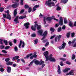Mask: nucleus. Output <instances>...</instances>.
<instances>
[{
    "label": "nucleus",
    "mask_w": 76,
    "mask_h": 76,
    "mask_svg": "<svg viewBox=\"0 0 76 76\" xmlns=\"http://www.w3.org/2000/svg\"><path fill=\"white\" fill-rule=\"evenodd\" d=\"M50 31H52L51 34H52L54 31V28H50Z\"/></svg>",
    "instance_id": "c756f323"
},
{
    "label": "nucleus",
    "mask_w": 76,
    "mask_h": 76,
    "mask_svg": "<svg viewBox=\"0 0 76 76\" xmlns=\"http://www.w3.org/2000/svg\"><path fill=\"white\" fill-rule=\"evenodd\" d=\"M75 55L74 54L72 55V60H74L75 58Z\"/></svg>",
    "instance_id": "ea45409f"
},
{
    "label": "nucleus",
    "mask_w": 76,
    "mask_h": 76,
    "mask_svg": "<svg viewBox=\"0 0 76 76\" xmlns=\"http://www.w3.org/2000/svg\"><path fill=\"white\" fill-rule=\"evenodd\" d=\"M4 42L6 45H7V40H4Z\"/></svg>",
    "instance_id": "bb28decb"
},
{
    "label": "nucleus",
    "mask_w": 76,
    "mask_h": 76,
    "mask_svg": "<svg viewBox=\"0 0 76 76\" xmlns=\"http://www.w3.org/2000/svg\"><path fill=\"white\" fill-rule=\"evenodd\" d=\"M31 36L33 37H35L36 36V35L35 34H32Z\"/></svg>",
    "instance_id": "4d7b16f0"
},
{
    "label": "nucleus",
    "mask_w": 76,
    "mask_h": 76,
    "mask_svg": "<svg viewBox=\"0 0 76 76\" xmlns=\"http://www.w3.org/2000/svg\"><path fill=\"white\" fill-rule=\"evenodd\" d=\"M61 9V8L59 7H57V10H60Z\"/></svg>",
    "instance_id": "8fccbe9b"
},
{
    "label": "nucleus",
    "mask_w": 76,
    "mask_h": 76,
    "mask_svg": "<svg viewBox=\"0 0 76 76\" xmlns=\"http://www.w3.org/2000/svg\"><path fill=\"white\" fill-rule=\"evenodd\" d=\"M51 20V17H47V18H45V17H44V25H45L46 23V22L45 20Z\"/></svg>",
    "instance_id": "0eeeda50"
},
{
    "label": "nucleus",
    "mask_w": 76,
    "mask_h": 76,
    "mask_svg": "<svg viewBox=\"0 0 76 76\" xmlns=\"http://www.w3.org/2000/svg\"><path fill=\"white\" fill-rule=\"evenodd\" d=\"M10 48V46H8L6 47V48H5V50H7V49H9Z\"/></svg>",
    "instance_id": "79ce46f5"
},
{
    "label": "nucleus",
    "mask_w": 76,
    "mask_h": 76,
    "mask_svg": "<svg viewBox=\"0 0 76 76\" xmlns=\"http://www.w3.org/2000/svg\"><path fill=\"white\" fill-rule=\"evenodd\" d=\"M21 1V2L20 3V4L21 5H23V0H20Z\"/></svg>",
    "instance_id": "f704fd0d"
},
{
    "label": "nucleus",
    "mask_w": 76,
    "mask_h": 76,
    "mask_svg": "<svg viewBox=\"0 0 76 76\" xmlns=\"http://www.w3.org/2000/svg\"><path fill=\"white\" fill-rule=\"evenodd\" d=\"M39 7V5H35V6H34V7L36 9L37 8H38V7Z\"/></svg>",
    "instance_id": "6e6d98bb"
},
{
    "label": "nucleus",
    "mask_w": 76,
    "mask_h": 76,
    "mask_svg": "<svg viewBox=\"0 0 76 76\" xmlns=\"http://www.w3.org/2000/svg\"><path fill=\"white\" fill-rule=\"evenodd\" d=\"M3 10H4V8H3L1 7L0 8V11L1 12H3Z\"/></svg>",
    "instance_id": "473e14b6"
},
{
    "label": "nucleus",
    "mask_w": 76,
    "mask_h": 76,
    "mask_svg": "<svg viewBox=\"0 0 76 76\" xmlns=\"http://www.w3.org/2000/svg\"><path fill=\"white\" fill-rule=\"evenodd\" d=\"M58 26H59V24H56V25H55V27L56 28H57V27H58Z\"/></svg>",
    "instance_id": "0e129e2a"
},
{
    "label": "nucleus",
    "mask_w": 76,
    "mask_h": 76,
    "mask_svg": "<svg viewBox=\"0 0 76 76\" xmlns=\"http://www.w3.org/2000/svg\"><path fill=\"white\" fill-rule=\"evenodd\" d=\"M31 11H32V9L31 8V7L29 8L28 12L29 13H30V12H31Z\"/></svg>",
    "instance_id": "2f4dec72"
},
{
    "label": "nucleus",
    "mask_w": 76,
    "mask_h": 76,
    "mask_svg": "<svg viewBox=\"0 0 76 76\" xmlns=\"http://www.w3.org/2000/svg\"><path fill=\"white\" fill-rule=\"evenodd\" d=\"M23 12H24V10H21L20 12L19 13V14H22V13H23Z\"/></svg>",
    "instance_id": "72a5a7b5"
},
{
    "label": "nucleus",
    "mask_w": 76,
    "mask_h": 76,
    "mask_svg": "<svg viewBox=\"0 0 76 76\" xmlns=\"http://www.w3.org/2000/svg\"><path fill=\"white\" fill-rule=\"evenodd\" d=\"M34 63L36 64H39V65H42V64L44 63V62L43 61L39 62V61H35Z\"/></svg>",
    "instance_id": "423d86ee"
},
{
    "label": "nucleus",
    "mask_w": 76,
    "mask_h": 76,
    "mask_svg": "<svg viewBox=\"0 0 76 76\" xmlns=\"http://www.w3.org/2000/svg\"><path fill=\"white\" fill-rule=\"evenodd\" d=\"M6 18L7 19H9V20H11V17L10 16V15H9V14H8Z\"/></svg>",
    "instance_id": "5701e85b"
},
{
    "label": "nucleus",
    "mask_w": 76,
    "mask_h": 76,
    "mask_svg": "<svg viewBox=\"0 0 76 76\" xmlns=\"http://www.w3.org/2000/svg\"><path fill=\"white\" fill-rule=\"evenodd\" d=\"M74 72L73 71H71L69 73L66 74V75H74Z\"/></svg>",
    "instance_id": "f8f14e48"
},
{
    "label": "nucleus",
    "mask_w": 76,
    "mask_h": 76,
    "mask_svg": "<svg viewBox=\"0 0 76 76\" xmlns=\"http://www.w3.org/2000/svg\"><path fill=\"white\" fill-rule=\"evenodd\" d=\"M43 54L46 58L45 61H48L49 60H50L51 61H56V59L53 57V55L50 54L48 56V51H46L44 52Z\"/></svg>",
    "instance_id": "f257e3e1"
},
{
    "label": "nucleus",
    "mask_w": 76,
    "mask_h": 76,
    "mask_svg": "<svg viewBox=\"0 0 76 76\" xmlns=\"http://www.w3.org/2000/svg\"><path fill=\"white\" fill-rule=\"evenodd\" d=\"M14 50H15V51H17L18 50V48L16 46L14 48Z\"/></svg>",
    "instance_id": "58836bf2"
},
{
    "label": "nucleus",
    "mask_w": 76,
    "mask_h": 76,
    "mask_svg": "<svg viewBox=\"0 0 76 76\" xmlns=\"http://www.w3.org/2000/svg\"><path fill=\"white\" fill-rule=\"evenodd\" d=\"M22 45V48H23L25 46V42H24L22 41V40H20V44L18 46L20 48H21V47H20V46Z\"/></svg>",
    "instance_id": "39448f33"
},
{
    "label": "nucleus",
    "mask_w": 76,
    "mask_h": 76,
    "mask_svg": "<svg viewBox=\"0 0 76 76\" xmlns=\"http://www.w3.org/2000/svg\"><path fill=\"white\" fill-rule=\"evenodd\" d=\"M18 4H17V3H15V4H12V7H13V8H15V7H17L18 6Z\"/></svg>",
    "instance_id": "4468645a"
},
{
    "label": "nucleus",
    "mask_w": 76,
    "mask_h": 76,
    "mask_svg": "<svg viewBox=\"0 0 76 76\" xmlns=\"http://www.w3.org/2000/svg\"><path fill=\"white\" fill-rule=\"evenodd\" d=\"M13 64V62L9 61L6 63L7 65L8 66H10V65H12Z\"/></svg>",
    "instance_id": "412c9836"
},
{
    "label": "nucleus",
    "mask_w": 76,
    "mask_h": 76,
    "mask_svg": "<svg viewBox=\"0 0 76 76\" xmlns=\"http://www.w3.org/2000/svg\"><path fill=\"white\" fill-rule=\"evenodd\" d=\"M54 37H55V35L52 36L50 38V39H52L53 38H54Z\"/></svg>",
    "instance_id": "e2e57ef3"
},
{
    "label": "nucleus",
    "mask_w": 76,
    "mask_h": 76,
    "mask_svg": "<svg viewBox=\"0 0 76 76\" xmlns=\"http://www.w3.org/2000/svg\"><path fill=\"white\" fill-rule=\"evenodd\" d=\"M26 16H20L19 18V19H24V18H26Z\"/></svg>",
    "instance_id": "a878e982"
},
{
    "label": "nucleus",
    "mask_w": 76,
    "mask_h": 76,
    "mask_svg": "<svg viewBox=\"0 0 76 76\" xmlns=\"http://www.w3.org/2000/svg\"><path fill=\"white\" fill-rule=\"evenodd\" d=\"M70 70V68H66L64 70L63 72L64 73H66V72H67L68 70Z\"/></svg>",
    "instance_id": "a211bd4d"
},
{
    "label": "nucleus",
    "mask_w": 76,
    "mask_h": 76,
    "mask_svg": "<svg viewBox=\"0 0 76 76\" xmlns=\"http://www.w3.org/2000/svg\"><path fill=\"white\" fill-rule=\"evenodd\" d=\"M43 32V30H42L41 29L38 31V35H42V33Z\"/></svg>",
    "instance_id": "9d476101"
},
{
    "label": "nucleus",
    "mask_w": 76,
    "mask_h": 76,
    "mask_svg": "<svg viewBox=\"0 0 76 76\" xmlns=\"http://www.w3.org/2000/svg\"><path fill=\"white\" fill-rule=\"evenodd\" d=\"M28 25H29V23H27L24 25V26H25L26 29H28L29 28Z\"/></svg>",
    "instance_id": "2eb2a0df"
},
{
    "label": "nucleus",
    "mask_w": 76,
    "mask_h": 76,
    "mask_svg": "<svg viewBox=\"0 0 76 76\" xmlns=\"http://www.w3.org/2000/svg\"><path fill=\"white\" fill-rule=\"evenodd\" d=\"M17 14V9H15L14 12V15L15 16Z\"/></svg>",
    "instance_id": "b1692460"
},
{
    "label": "nucleus",
    "mask_w": 76,
    "mask_h": 76,
    "mask_svg": "<svg viewBox=\"0 0 76 76\" xmlns=\"http://www.w3.org/2000/svg\"><path fill=\"white\" fill-rule=\"evenodd\" d=\"M75 34L74 33H71V37L72 38H73L74 37H75Z\"/></svg>",
    "instance_id": "c85d7f7f"
},
{
    "label": "nucleus",
    "mask_w": 76,
    "mask_h": 76,
    "mask_svg": "<svg viewBox=\"0 0 76 76\" xmlns=\"http://www.w3.org/2000/svg\"><path fill=\"white\" fill-rule=\"evenodd\" d=\"M0 44H3V39H0Z\"/></svg>",
    "instance_id": "de8ad7c7"
},
{
    "label": "nucleus",
    "mask_w": 76,
    "mask_h": 76,
    "mask_svg": "<svg viewBox=\"0 0 76 76\" xmlns=\"http://www.w3.org/2000/svg\"><path fill=\"white\" fill-rule=\"evenodd\" d=\"M61 28H58V32H60L61 31Z\"/></svg>",
    "instance_id": "09e8293b"
},
{
    "label": "nucleus",
    "mask_w": 76,
    "mask_h": 76,
    "mask_svg": "<svg viewBox=\"0 0 76 76\" xmlns=\"http://www.w3.org/2000/svg\"><path fill=\"white\" fill-rule=\"evenodd\" d=\"M66 18H65L64 19V23L65 24L66 23H67V20L66 19Z\"/></svg>",
    "instance_id": "cd10ccee"
},
{
    "label": "nucleus",
    "mask_w": 76,
    "mask_h": 76,
    "mask_svg": "<svg viewBox=\"0 0 76 76\" xmlns=\"http://www.w3.org/2000/svg\"><path fill=\"white\" fill-rule=\"evenodd\" d=\"M35 54L34 55H33V57H34V58H36V57H37V55H36V54H37L36 53H35Z\"/></svg>",
    "instance_id": "603ef678"
},
{
    "label": "nucleus",
    "mask_w": 76,
    "mask_h": 76,
    "mask_svg": "<svg viewBox=\"0 0 76 76\" xmlns=\"http://www.w3.org/2000/svg\"><path fill=\"white\" fill-rule=\"evenodd\" d=\"M9 44L10 46H12V42L10 41L9 42Z\"/></svg>",
    "instance_id": "680f3d73"
},
{
    "label": "nucleus",
    "mask_w": 76,
    "mask_h": 76,
    "mask_svg": "<svg viewBox=\"0 0 76 76\" xmlns=\"http://www.w3.org/2000/svg\"><path fill=\"white\" fill-rule=\"evenodd\" d=\"M48 44H49V42H48L45 44V47H46V46H47V45H48Z\"/></svg>",
    "instance_id": "338daca9"
},
{
    "label": "nucleus",
    "mask_w": 76,
    "mask_h": 76,
    "mask_svg": "<svg viewBox=\"0 0 76 76\" xmlns=\"http://www.w3.org/2000/svg\"><path fill=\"white\" fill-rule=\"evenodd\" d=\"M71 34V33H70V32H68L66 34V36L68 38H69L70 37V34Z\"/></svg>",
    "instance_id": "6ab92c4d"
},
{
    "label": "nucleus",
    "mask_w": 76,
    "mask_h": 76,
    "mask_svg": "<svg viewBox=\"0 0 76 76\" xmlns=\"http://www.w3.org/2000/svg\"><path fill=\"white\" fill-rule=\"evenodd\" d=\"M61 1L63 3H64V4H65L68 1L67 0H61Z\"/></svg>",
    "instance_id": "393cba45"
},
{
    "label": "nucleus",
    "mask_w": 76,
    "mask_h": 76,
    "mask_svg": "<svg viewBox=\"0 0 76 76\" xmlns=\"http://www.w3.org/2000/svg\"><path fill=\"white\" fill-rule=\"evenodd\" d=\"M0 71L1 72H3L4 71V69L2 68H0Z\"/></svg>",
    "instance_id": "4c0bfd02"
},
{
    "label": "nucleus",
    "mask_w": 76,
    "mask_h": 76,
    "mask_svg": "<svg viewBox=\"0 0 76 76\" xmlns=\"http://www.w3.org/2000/svg\"><path fill=\"white\" fill-rule=\"evenodd\" d=\"M47 31H46L42 35L43 37L42 38L41 40H43V39L45 38V37L47 36Z\"/></svg>",
    "instance_id": "6e6552de"
},
{
    "label": "nucleus",
    "mask_w": 76,
    "mask_h": 76,
    "mask_svg": "<svg viewBox=\"0 0 76 76\" xmlns=\"http://www.w3.org/2000/svg\"><path fill=\"white\" fill-rule=\"evenodd\" d=\"M36 10V9L35 8V7H34L33 8V10H32V12H34V11H35Z\"/></svg>",
    "instance_id": "bf43d9fd"
},
{
    "label": "nucleus",
    "mask_w": 76,
    "mask_h": 76,
    "mask_svg": "<svg viewBox=\"0 0 76 76\" xmlns=\"http://www.w3.org/2000/svg\"><path fill=\"white\" fill-rule=\"evenodd\" d=\"M66 63L67 64H70V62H69L68 61H66Z\"/></svg>",
    "instance_id": "13d9d810"
},
{
    "label": "nucleus",
    "mask_w": 76,
    "mask_h": 76,
    "mask_svg": "<svg viewBox=\"0 0 76 76\" xmlns=\"http://www.w3.org/2000/svg\"><path fill=\"white\" fill-rule=\"evenodd\" d=\"M60 64L61 66H64V64H63V62L61 61L60 62Z\"/></svg>",
    "instance_id": "c9c22d12"
},
{
    "label": "nucleus",
    "mask_w": 76,
    "mask_h": 76,
    "mask_svg": "<svg viewBox=\"0 0 76 76\" xmlns=\"http://www.w3.org/2000/svg\"><path fill=\"white\" fill-rule=\"evenodd\" d=\"M7 72L8 73H10L11 72V67H10L8 66L7 67Z\"/></svg>",
    "instance_id": "aec40b11"
},
{
    "label": "nucleus",
    "mask_w": 76,
    "mask_h": 76,
    "mask_svg": "<svg viewBox=\"0 0 76 76\" xmlns=\"http://www.w3.org/2000/svg\"><path fill=\"white\" fill-rule=\"evenodd\" d=\"M59 23L60 25H62L63 23V18H62V17H60Z\"/></svg>",
    "instance_id": "1a4fd4ad"
},
{
    "label": "nucleus",
    "mask_w": 76,
    "mask_h": 76,
    "mask_svg": "<svg viewBox=\"0 0 76 76\" xmlns=\"http://www.w3.org/2000/svg\"><path fill=\"white\" fill-rule=\"evenodd\" d=\"M0 47L1 49H3V48H4V46H3V45H2L0 46Z\"/></svg>",
    "instance_id": "c03bdc74"
},
{
    "label": "nucleus",
    "mask_w": 76,
    "mask_h": 76,
    "mask_svg": "<svg viewBox=\"0 0 76 76\" xmlns=\"http://www.w3.org/2000/svg\"><path fill=\"white\" fill-rule=\"evenodd\" d=\"M72 42H71V41H69L68 42V44H69V45H71V44H72Z\"/></svg>",
    "instance_id": "052dcab7"
},
{
    "label": "nucleus",
    "mask_w": 76,
    "mask_h": 76,
    "mask_svg": "<svg viewBox=\"0 0 76 76\" xmlns=\"http://www.w3.org/2000/svg\"><path fill=\"white\" fill-rule=\"evenodd\" d=\"M21 61L23 62V63H25V60L23 59H21Z\"/></svg>",
    "instance_id": "774afa93"
},
{
    "label": "nucleus",
    "mask_w": 76,
    "mask_h": 76,
    "mask_svg": "<svg viewBox=\"0 0 76 76\" xmlns=\"http://www.w3.org/2000/svg\"><path fill=\"white\" fill-rule=\"evenodd\" d=\"M25 9H28L29 7V6L28 5H26L25 6Z\"/></svg>",
    "instance_id": "a18cd8bd"
},
{
    "label": "nucleus",
    "mask_w": 76,
    "mask_h": 76,
    "mask_svg": "<svg viewBox=\"0 0 76 76\" xmlns=\"http://www.w3.org/2000/svg\"><path fill=\"white\" fill-rule=\"evenodd\" d=\"M10 60V58H7L5 59V61H6V62H7L9 61Z\"/></svg>",
    "instance_id": "a19ab883"
},
{
    "label": "nucleus",
    "mask_w": 76,
    "mask_h": 76,
    "mask_svg": "<svg viewBox=\"0 0 76 76\" xmlns=\"http://www.w3.org/2000/svg\"><path fill=\"white\" fill-rule=\"evenodd\" d=\"M32 55H33L32 53L28 55H27L24 58H25V59L28 58H29V57H30V56H32Z\"/></svg>",
    "instance_id": "4be33fe9"
},
{
    "label": "nucleus",
    "mask_w": 76,
    "mask_h": 76,
    "mask_svg": "<svg viewBox=\"0 0 76 76\" xmlns=\"http://www.w3.org/2000/svg\"><path fill=\"white\" fill-rule=\"evenodd\" d=\"M37 43H38V39H36L35 40H34V44H37Z\"/></svg>",
    "instance_id": "e433bc0d"
},
{
    "label": "nucleus",
    "mask_w": 76,
    "mask_h": 76,
    "mask_svg": "<svg viewBox=\"0 0 76 76\" xmlns=\"http://www.w3.org/2000/svg\"><path fill=\"white\" fill-rule=\"evenodd\" d=\"M57 72L58 74H61V70H60V66L59 65L58 66Z\"/></svg>",
    "instance_id": "9b49d317"
},
{
    "label": "nucleus",
    "mask_w": 76,
    "mask_h": 76,
    "mask_svg": "<svg viewBox=\"0 0 76 76\" xmlns=\"http://www.w3.org/2000/svg\"><path fill=\"white\" fill-rule=\"evenodd\" d=\"M18 18H19V16H17L16 18L14 19V21L16 23H19V22L18 21Z\"/></svg>",
    "instance_id": "f3484780"
},
{
    "label": "nucleus",
    "mask_w": 76,
    "mask_h": 76,
    "mask_svg": "<svg viewBox=\"0 0 76 76\" xmlns=\"http://www.w3.org/2000/svg\"><path fill=\"white\" fill-rule=\"evenodd\" d=\"M15 59L18 60V58H19V57L18 56H15Z\"/></svg>",
    "instance_id": "5fc2aeb1"
},
{
    "label": "nucleus",
    "mask_w": 76,
    "mask_h": 76,
    "mask_svg": "<svg viewBox=\"0 0 76 76\" xmlns=\"http://www.w3.org/2000/svg\"><path fill=\"white\" fill-rule=\"evenodd\" d=\"M60 60H63V61H66V59L63 58H60Z\"/></svg>",
    "instance_id": "37998d69"
},
{
    "label": "nucleus",
    "mask_w": 76,
    "mask_h": 76,
    "mask_svg": "<svg viewBox=\"0 0 76 76\" xmlns=\"http://www.w3.org/2000/svg\"><path fill=\"white\" fill-rule=\"evenodd\" d=\"M76 41V39H74L72 42V43L73 44V43L75 42V41Z\"/></svg>",
    "instance_id": "49530a36"
},
{
    "label": "nucleus",
    "mask_w": 76,
    "mask_h": 76,
    "mask_svg": "<svg viewBox=\"0 0 76 76\" xmlns=\"http://www.w3.org/2000/svg\"><path fill=\"white\" fill-rule=\"evenodd\" d=\"M69 26H70V27H73L74 26V25H73V23L72 22V21H70L69 22Z\"/></svg>",
    "instance_id": "ddd939ff"
},
{
    "label": "nucleus",
    "mask_w": 76,
    "mask_h": 76,
    "mask_svg": "<svg viewBox=\"0 0 76 76\" xmlns=\"http://www.w3.org/2000/svg\"><path fill=\"white\" fill-rule=\"evenodd\" d=\"M61 38V35H59V36L58 37H56L55 39V41L56 42H57V40L60 41V38Z\"/></svg>",
    "instance_id": "dca6fc26"
},
{
    "label": "nucleus",
    "mask_w": 76,
    "mask_h": 76,
    "mask_svg": "<svg viewBox=\"0 0 76 76\" xmlns=\"http://www.w3.org/2000/svg\"><path fill=\"white\" fill-rule=\"evenodd\" d=\"M36 27L37 28V30H39L41 29V26L40 25H38L37 24H36L34 25V27L33 26H32L31 27V29L33 30V31H35L36 30Z\"/></svg>",
    "instance_id": "7ed1b4c3"
},
{
    "label": "nucleus",
    "mask_w": 76,
    "mask_h": 76,
    "mask_svg": "<svg viewBox=\"0 0 76 76\" xmlns=\"http://www.w3.org/2000/svg\"><path fill=\"white\" fill-rule=\"evenodd\" d=\"M51 0H48V1H47L45 3V4L46 6H48L49 7H51L52 6H54L55 4L53 2H51Z\"/></svg>",
    "instance_id": "f03ea898"
},
{
    "label": "nucleus",
    "mask_w": 76,
    "mask_h": 76,
    "mask_svg": "<svg viewBox=\"0 0 76 76\" xmlns=\"http://www.w3.org/2000/svg\"><path fill=\"white\" fill-rule=\"evenodd\" d=\"M3 16L4 18H6V17L7 16V15L6 14H3Z\"/></svg>",
    "instance_id": "3c124183"
},
{
    "label": "nucleus",
    "mask_w": 76,
    "mask_h": 76,
    "mask_svg": "<svg viewBox=\"0 0 76 76\" xmlns=\"http://www.w3.org/2000/svg\"><path fill=\"white\" fill-rule=\"evenodd\" d=\"M2 53H4V54H7V53L6 51L4 50H2Z\"/></svg>",
    "instance_id": "7c9ffc66"
},
{
    "label": "nucleus",
    "mask_w": 76,
    "mask_h": 76,
    "mask_svg": "<svg viewBox=\"0 0 76 76\" xmlns=\"http://www.w3.org/2000/svg\"><path fill=\"white\" fill-rule=\"evenodd\" d=\"M34 61H31V63H30V64L28 65L29 66H31V65L32 64V63H33Z\"/></svg>",
    "instance_id": "864d4df0"
},
{
    "label": "nucleus",
    "mask_w": 76,
    "mask_h": 76,
    "mask_svg": "<svg viewBox=\"0 0 76 76\" xmlns=\"http://www.w3.org/2000/svg\"><path fill=\"white\" fill-rule=\"evenodd\" d=\"M42 51H45V48L44 47H43L42 48Z\"/></svg>",
    "instance_id": "69168bd1"
},
{
    "label": "nucleus",
    "mask_w": 76,
    "mask_h": 76,
    "mask_svg": "<svg viewBox=\"0 0 76 76\" xmlns=\"http://www.w3.org/2000/svg\"><path fill=\"white\" fill-rule=\"evenodd\" d=\"M66 45V43L64 42H63V43L60 46L58 47V48L59 50H62V49H64L65 48V47Z\"/></svg>",
    "instance_id": "20e7f679"
}]
</instances>
